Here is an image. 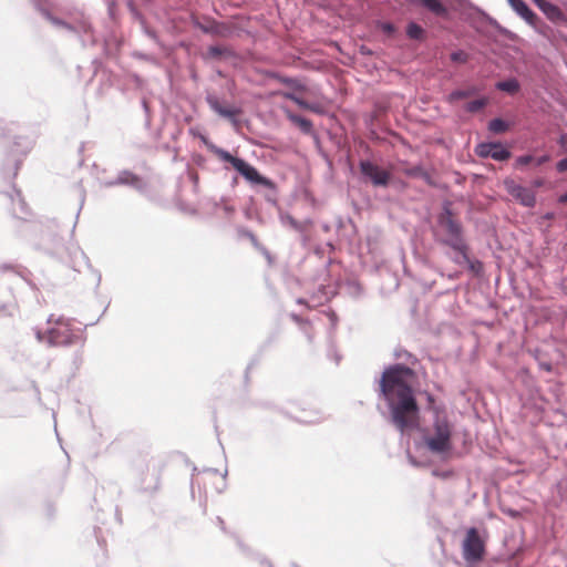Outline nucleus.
Listing matches in <instances>:
<instances>
[{"mask_svg": "<svg viewBox=\"0 0 567 567\" xmlns=\"http://www.w3.org/2000/svg\"><path fill=\"white\" fill-rule=\"evenodd\" d=\"M142 106L146 115V122L150 123V105L145 99L142 100Z\"/></svg>", "mask_w": 567, "mask_h": 567, "instance_id": "5fc2aeb1", "label": "nucleus"}, {"mask_svg": "<svg viewBox=\"0 0 567 567\" xmlns=\"http://www.w3.org/2000/svg\"><path fill=\"white\" fill-rule=\"evenodd\" d=\"M235 56L236 53L231 49L221 45H210L206 53V58L214 60L230 59Z\"/></svg>", "mask_w": 567, "mask_h": 567, "instance_id": "b1692460", "label": "nucleus"}, {"mask_svg": "<svg viewBox=\"0 0 567 567\" xmlns=\"http://www.w3.org/2000/svg\"><path fill=\"white\" fill-rule=\"evenodd\" d=\"M105 187L125 186L137 193H145L146 182L137 174L128 169L120 171L115 177L104 182Z\"/></svg>", "mask_w": 567, "mask_h": 567, "instance_id": "1a4fd4ad", "label": "nucleus"}, {"mask_svg": "<svg viewBox=\"0 0 567 567\" xmlns=\"http://www.w3.org/2000/svg\"><path fill=\"white\" fill-rule=\"evenodd\" d=\"M29 150H30V147H29V146H27V147L23 150L22 154H23V155H25V154L29 152Z\"/></svg>", "mask_w": 567, "mask_h": 567, "instance_id": "338daca9", "label": "nucleus"}, {"mask_svg": "<svg viewBox=\"0 0 567 567\" xmlns=\"http://www.w3.org/2000/svg\"><path fill=\"white\" fill-rule=\"evenodd\" d=\"M554 217H555V214H554V213H551V212H548V213H546V214L544 215V218H546V219H553Z\"/></svg>", "mask_w": 567, "mask_h": 567, "instance_id": "bf43d9fd", "label": "nucleus"}, {"mask_svg": "<svg viewBox=\"0 0 567 567\" xmlns=\"http://www.w3.org/2000/svg\"><path fill=\"white\" fill-rule=\"evenodd\" d=\"M551 156L549 154H543L542 156L535 157L534 165L535 166H542L548 162H550Z\"/></svg>", "mask_w": 567, "mask_h": 567, "instance_id": "c03bdc74", "label": "nucleus"}, {"mask_svg": "<svg viewBox=\"0 0 567 567\" xmlns=\"http://www.w3.org/2000/svg\"><path fill=\"white\" fill-rule=\"evenodd\" d=\"M225 163L230 164L241 177L254 186H262L265 188H272L275 186L274 181L260 174L255 166L241 157L234 156L230 153Z\"/></svg>", "mask_w": 567, "mask_h": 567, "instance_id": "423d86ee", "label": "nucleus"}, {"mask_svg": "<svg viewBox=\"0 0 567 567\" xmlns=\"http://www.w3.org/2000/svg\"><path fill=\"white\" fill-rule=\"evenodd\" d=\"M494 141L481 142L475 146V154L481 158H492Z\"/></svg>", "mask_w": 567, "mask_h": 567, "instance_id": "c9c22d12", "label": "nucleus"}, {"mask_svg": "<svg viewBox=\"0 0 567 567\" xmlns=\"http://www.w3.org/2000/svg\"><path fill=\"white\" fill-rule=\"evenodd\" d=\"M127 7H128V10H130L131 14L133 16V18L138 20L142 24H144L145 23V19L143 17L142 12L135 6V3L133 1H130L127 3Z\"/></svg>", "mask_w": 567, "mask_h": 567, "instance_id": "a19ab883", "label": "nucleus"}, {"mask_svg": "<svg viewBox=\"0 0 567 567\" xmlns=\"http://www.w3.org/2000/svg\"><path fill=\"white\" fill-rule=\"evenodd\" d=\"M47 322L50 324L47 330L49 347H71L79 342L82 347L84 346L85 338L73 332L71 318L64 316L54 318V315H51Z\"/></svg>", "mask_w": 567, "mask_h": 567, "instance_id": "20e7f679", "label": "nucleus"}, {"mask_svg": "<svg viewBox=\"0 0 567 567\" xmlns=\"http://www.w3.org/2000/svg\"><path fill=\"white\" fill-rule=\"evenodd\" d=\"M33 388H34V391H35L37 398H38V400L40 401V400H41V398H40V391H39V389H38V386H37L35 384H33Z\"/></svg>", "mask_w": 567, "mask_h": 567, "instance_id": "680f3d73", "label": "nucleus"}, {"mask_svg": "<svg viewBox=\"0 0 567 567\" xmlns=\"http://www.w3.org/2000/svg\"><path fill=\"white\" fill-rule=\"evenodd\" d=\"M359 171L362 182L370 183L373 187L386 188L391 184L392 173L372 159H360Z\"/></svg>", "mask_w": 567, "mask_h": 567, "instance_id": "0eeeda50", "label": "nucleus"}, {"mask_svg": "<svg viewBox=\"0 0 567 567\" xmlns=\"http://www.w3.org/2000/svg\"><path fill=\"white\" fill-rule=\"evenodd\" d=\"M534 159H535L534 155H532V154H524V155L517 156L515 158V162H514L513 166H514L515 169L523 171L529 164H534Z\"/></svg>", "mask_w": 567, "mask_h": 567, "instance_id": "e433bc0d", "label": "nucleus"}, {"mask_svg": "<svg viewBox=\"0 0 567 567\" xmlns=\"http://www.w3.org/2000/svg\"><path fill=\"white\" fill-rule=\"evenodd\" d=\"M461 4L467 6L468 9L473 11L470 17L471 24L477 30H481V27L485 23L492 25L499 34L512 38L514 34L512 31L501 25L496 19L487 14L483 9L473 4L467 0H457Z\"/></svg>", "mask_w": 567, "mask_h": 567, "instance_id": "6e6552de", "label": "nucleus"}, {"mask_svg": "<svg viewBox=\"0 0 567 567\" xmlns=\"http://www.w3.org/2000/svg\"><path fill=\"white\" fill-rule=\"evenodd\" d=\"M40 12L43 14V17L50 21L53 25L60 27L69 31L70 22L64 21L63 19H60L58 17H54L49 10L41 8L39 4H37Z\"/></svg>", "mask_w": 567, "mask_h": 567, "instance_id": "f704fd0d", "label": "nucleus"}, {"mask_svg": "<svg viewBox=\"0 0 567 567\" xmlns=\"http://www.w3.org/2000/svg\"><path fill=\"white\" fill-rule=\"evenodd\" d=\"M491 154L492 159L497 162H506L512 157V151L499 141H494V148Z\"/></svg>", "mask_w": 567, "mask_h": 567, "instance_id": "a878e982", "label": "nucleus"}, {"mask_svg": "<svg viewBox=\"0 0 567 567\" xmlns=\"http://www.w3.org/2000/svg\"><path fill=\"white\" fill-rule=\"evenodd\" d=\"M143 29H144V33H145L148 38H151V39H152V40H154L155 42H157V41H158L157 33H156L154 30H152V29L147 28V27L145 25V23L143 24Z\"/></svg>", "mask_w": 567, "mask_h": 567, "instance_id": "de8ad7c7", "label": "nucleus"}, {"mask_svg": "<svg viewBox=\"0 0 567 567\" xmlns=\"http://www.w3.org/2000/svg\"><path fill=\"white\" fill-rule=\"evenodd\" d=\"M436 241L451 248L454 252L462 251L468 245L465 236V228L462 221L456 218L450 200L442 203L441 212L436 216Z\"/></svg>", "mask_w": 567, "mask_h": 567, "instance_id": "f03ea898", "label": "nucleus"}, {"mask_svg": "<svg viewBox=\"0 0 567 567\" xmlns=\"http://www.w3.org/2000/svg\"><path fill=\"white\" fill-rule=\"evenodd\" d=\"M193 133V135L197 138H199V141L206 146V148L213 153L214 155H216L221 162L225 163V161L228 158V156L230 155V152L227 151V150H224L217 145H215L209 138L207 135L198 132V133H195L193 130L190 131Z\"/></svg>", "mask_w": 567, "mask_h": 567, "instance_id": "a211bd4d", "label": "nucleus"}, {"mask_svg": "<svg viewBox=\"0 0 567 567\" xmlns=\"http://www.w3.org/2000/svg\"><path fill=\"white\" fill-rule=\"evenodd\" d=\"M346 292L352 298H360L363 295L361 284L355 279H348L344 282Z\"/></svg>", "mask_w": 567, "mask_h": 567, "instance_id": "2f4dec72", "label": "nucleus"}, {"mask_svg": "<svg viewBox=\"0 0 567 567\" xmlns=\"http://www.w3.org/2000/svg\"><path fill=\"white\" fill-rule=\"evenodd\" d=\"M9 197H10L12 203L18 200V203H19V205L21 207V210H24L25 203H24V200L22 198L21 190L16 188L14 184H12V193L9 194Z\"/></svg>", "mask_w": 567, "mask_h": 567, "instance_id": "ea45409f", "label": "nucleus"}, {"mask_svg": "<svg viewBox=\"0 0 567 567\" xmlns=\"http://www.w3.org/2000/svg\"><path fill=\"white\" fill-rule=\"evenodd\" d=\"M279 219L284 226H290L292 229H295L297 231L301 233L305 229L303 225L300 221L295 219L290 214H288L286 212H282V210L279 212Z\"/></svg>", "mask_w": 567, "mask_h": 567, "instance_id": "7c9ffc66", "label": "nucleus"}, {"mask_svg": "<svg viewBox=\"0 0 567 567\" xmlns=\"http://www.w3.org/2000/svg\"><path fill=\"white\" fill-rule=\"evenodd\" d=\"M190 21L194 28L199 29L206 34L225 35V31L227 30L225 23L217 22L213 18H206L207 22L203 23L197 17L193 16Z\"/></svg>", "mask_w": 567, "mask_h": 567, "instance_id": "ddd939ff", "label": "nucleus"}, {"mask_svg": "<svg viewBox=\"0 0 567 567\" xmlns=\"http://www.w3.org/2000/svg\"><path fill=\"white\" fill-rule=\"evenodd\" d=\"M453 424L446 414L434 415L431 431H425L422 440L425 447L433 454L446 457L453 451Z\"/></svg>", "mask_w": 567, "mask_h": 567, "instance_id": "7ed1b4c3", "label": "nucleus"}, {"mask_svg": "<svg viewBox=\"0 0 567 567\" xmlns=\"http://www.w3.org/2000/svg\"><path fill=\"white\" fill-rule=\"evenodd\" d=\"M404 175L408 177H415L423 179L429 186L436 187L437 184L435 179L432 177V175L424 169L421 165H413L411 167H408L403 171Z\"/></svg>", "mask_w": 567, "mask_h": 567, "instance_id": "aec40b11", "label": "nucleus"}, {"mask_svg": "<svg viewBox=\"0 0 567 567\" xmlns=\"http://www.w3.org/2000/svg\"><path fill=\"white\" fill-rule=\"evenodd\" d=\"M24 141H25L24 138L19 137V138H17V140H16L14 144H16L17 146H20V145L22 144V142H24Z\"/></svg>", "mask_w": 567, "mask_h": 567, "instance_id": "052dcab7", "label": "nucleus"}, {"mask_svg": "<svg viewBox=\"0 0 567 567\" xmlns=\"http://www.w3.org/2000/svg\"><path fill=\"white\" fill-rule=\"evenodd\" d=\"M268 193L265 195V198L271 205H277V189L276 185L272 188H267Z\"/></svg>", "mask_w": 567, "mask_h": 567, "instance_id": "37998d69", "label": "nucleus"}, {"mask_svg": "<svg viewBox=\"0 0 567 567\" xmlns=\"http://www.w3.org/2000/svg\"><path fill=\"white\" fill-rule=\"evenodd\" d=\"M406 37L411 40L422 42L426 39L425 29L415 21H410L405 28Z\"/></svg>", "mask_w": 567, "mask_h": 567, "instance_id": "393cba45", "label": "nucleus"}, {"mask_svg": "<svg viewBox=\"0 0 567 567\" xmlns=\"http://www.w3.org/2000/svg\"><path fill=\"white\" fill-rule=\"evenodd\" d=\"M504 186L507 193L522 206L533 208L536 205V195L532 189L517 184L512 178H506L504 181Z\"/></svg>", "mask_w": 567, "mask_h": 567, "instance_id": "f8f14e48", "label": "nucleus"}, {"mask_svg": "<svg viewBox=\"0 0 567 567\" xmlns=\"http://www.w3.org/2000/svg\"><path fill=\"white\" fill-rule=\"evenodd\" d=\"M287 117L291 123H293L296 126H298L299 130L303 134H307V135L312 134L313 124L309 118H307L300 114L292 113V112H288Z\"/></svg>", "mask_w": 567, "mask_h": 567, "instance_id": "4be33fe9", "label": "nucleus"}, {"mask_svg": "<svg viewBox=\"0 0 567 567\" xmlns=\"http://www.w3.org/2000/svg\"><path fill=\"white\" fill-rule=\"evenodd\" d=\"M34 334H35V338H37V340H38L39 342H43V341H45V342H47V337H48L47 331H45V332H43V331H41L40 329L35 328V329H34Z\"/></svg>", "mask_w": 567, "mask_h": 567, "instance_id": "3c124183", "label": "nucleus"}, {"mask_svg": "<svg viewBox=\"0 0 567 567\" xmlns=\"http://www.w3.org/2000/svg\"><path fill=\"white\" fill-rule=\"evenodd\" d=\"M68 252H69V256H70V266L76 270V267H78V264H79V260H83L85 262H87V258L85 256V254L83 252V250L78 246V245H71L70 247L66 248Z\"/></svg>", "mask_w": 567, "mask_h": 567, "instance_id": "c756f323", "label": "nucleus"}, {"mask_svg": "<svg viewBox=\"0 0 567 567\" xmlns=\"http://www.w3.org/2000/svg\"><path fill=\"white\" fill-rule=\"evenodd\" d=\"M558 144L559 146L567 152V134L563 133L558 137Z\"/></svg>", "mask_w": 567, "mask_h": 567, "instance_id": "603ef678", "label": "nucleus"}, {"mask_svg": "<svg viewBox=\"0 0 567 567\" xmlns=\"http://www.w3.org/2000/svg\"><path fill=\"white\" fill-rule=\"evenodd\" d=\"M451 259L456 265H465L466 268L475 275H480L483 270L482 261L470 257V245H467L464 250L456 251L455 256Z\"/></svg>", "mask_w": 567, "mask_h": 567, "instance_id": "4468645a", "label": "nucleus"}, {"mask_svg": "<svg viewBox=\"0 0 567 567\" xmlns=\"http://www.w3.org/2000/svg\"><path fill=\"white\" fill-rule=\"evenodd\" d=\"M558 203L559 204H567V192L561 194L559 197H558Z\"/></svg>", "mask_w": 567, "mask_h": 567, "instance_id": "4d7b16f0", "label": "nucleus"}, {"mask_svg": "<svg viewBox=\"0 0 567 567\" xmlns=\"http://www.w3.org/2000/svg\"><path fill=\"white\" fill-rule=\"evenodd\" d=\"M297 302H298L299 305H306V303H307L306 299H303V298H299V299L297 300Z\"/></svg>", "mask_w": 567, "mask_h": 567, "instance_id": "0e129e2a", "label": "nucleus"}, {"mask_svg": "<svg viewBox=\"0 0 567 567\" xmlns=\"http://www.w3.org/2000/svg\"><path fill=\"white\" fill-rule=\"evenodd\" d=\"M100 284H101V274L97 272V275H96V287H99Z\"/></svg>", "mask_w": 567, "mask_h": 567, "instance_id": "e2e57ef3", "label": "nucleus"}, {"mask_svg": "<svg viewBox=\"0 0 567 567\" xmlns=\"http://www.w3.org/2000/svg\"><path fill=\"white\" fill-rule=\"evenodd\" d=\"M538 7L546 14V17L554 22L565 20V14L558 6L549 1H543L538 3Z\"/></svg>", "mask_w": 567, "mask_h": 567, "instance_id": "412c9836", "label": "nucleus"}, {"mask_svg": "<svg viewBox=\"0 0 567 567\" xmlns=\"http://www.w3.org/2000/svg\"><path fill=\"white\" fill-rule=\"evenodd\" d=\"M22 159L9 154L0 169V174L4 181L11 182L18 175Z\"/></svg>", "mask_w": 567, "mask_h": 567, "instance_id": "dca6fc26", "label": "nucleus"}, {"mask_svg": "<svg viewBox=\"0 0 567 567\" xmlns=\"http://www.w3.org/2000/svg\"><path fill=\"white\" fill-rule=\"evenodd\" d=\"M73 363L79 368L83 363V355L81 351H76L73 357Z\"/></svg>", "mask_w": 567, "mask_h": 567, "instance_id": "864d4df0", "label": "nucleus"}, {"mask_svg": "<svg viewBox=\"0 0 567 567\" xmlns=\"http://www.w3.org/2000/svg\"><path fill=\"white\" fill-rule=\"evenodd\" d=\"M327 316L330 321V330H334L339 320L338 315L334 311H329Z\"/></svg>", "mask_w": 567, "mask_h": 567, "instance_id": "49530a36", "label": "nucleus"}, {"mask_svg": "<svg viewBox=\"0 0 567 567\" xmlns=\"http://www.w3.org/2000/svg\"><path fill=\"white\" fill-rule=\"evenodd\" d=\"M425 396H426V402H427V410L432 413L433 417H434V415L446 414L444 405L437 404L433 394L425 392Z\"/></svg>", "mask_w": 567, "mask_h": 567, "instance_id": "72a5a7b5", "label": "nucleus"}, {"mask_svg": "<svg viewBox=\"0 0 567 567\" xmlns=\"http://www.w3.org/2000/svg\"><path fill=\"white\" fill-rule=\"evenodd\" d=\"M417 380L414 369L402 365L384 368L378 383L379 398L389 409V421L401 432L419 429V404L413 385Z\"/></svg>", "mask_w": 567, "mask_h": 567, "instance_id": "f257e3e1", "label": "nucleus"}, {"mask_svg": "<svg viewBox=\"0 0 567 567\" xmlns=\"http://www.w3.org/2000/svg\"><path fill=\"white\" fill-rule=\"evenodd\" d=\"M238 234L241 236V237H246L247 239H249L251 241V244L254 246H258V239L257 237L255 236V234L252 231H250L249 229L247 228H239L238 229Z\"/></svg>", "mask_w": 567, "mask_h": 567, "instance_id": "79ce46f5", "label": "nucleus"}, {"mask_svg": "<svg viewBox=\"0 0 567 567\" xmlns=\"http://www.w3.org/2000/svg\"><path fill=\"white\" fill-rule=\"evenodd\" d=\"M69 32L79 38L83 48L87 44L95 45L97 43L92 23L89 18L84 16L76 18L73 22H70Z\"/></svg>", "mask_w": 567, "mask_h": 567, "instance_id": "9b49d317", "label": "nucleus"}, {"mask_svg": "<svg viewBox=\"0 0 567 567\" xmlns=\"http://www.w3.org/2000/svg\"><path fill=\"white\" fill-rule=\"evenodd\" d=\"M509 6L520 17L523 18L528 24L535 25L538 17L537 14L530 9V7L527 4L525 0H508Z\"/></svg>", "mask_w": 567, "mask_h": 567, "instance_id": "2eb2a0df", "label": "nucleus"}, {"mask_svg": "<svg viewBox=\"0 0 567 567\" xmlns=\"http://www.w3.org/2000/svg\"><path fill=\"white\" fill-rule=\"evenodd\" d=\"M291 319L298 323L300 327H303L306 324H308V320H305L303 318H301L299 315H296V313H291L290 315Z\"/></svg>", "mask_w": 567, "mask_h": 567, "instance_id": "8fccbe9b", "label": "nucleus"}, {"mask_svg": "<svg viewBox=\"0 0 567 567\" xmlns=\"http://www.w3.org/2000/svg\"><path fill=\"white\" fill-rule=\"evenodd\" d=\"M282 95L285 99L292 101L293 103H296L299 107H301L303 110H309V111H313V112L319 111V107L316 104L309 103L308 101H306L305 99H302L301 96L296 94L295 92H285Z\"/></svg>", "mask_w": 567, "mask_h": 567, "instance_id": "c85d7f7f", "label": "nucleus"}, {"mask_svg": "<svg viewBox=\"0 0 567 567\" xmlns=\"http://www.w3.org/2000/svg\"><path fill=\"white\" fill-rule=\"evenodd\" d=\"M530 186L533 188H542L545 186V179L543 177H537L530 182Z\"/></svg>", "mask_w": 567, "mask_h": 567, "instance_id": "09e8293b", "label": "nucleus"}, {"mask_svg": "<svg viewBox=\"0 0 567 567\" xmlns=\"http://www.w3.org/2000/svg\"><path fill=\"white\" fill-rule=\"evenodd\" d=\"M277 79H278V81L281 84H284V85H286V86H288V87H290V89H292L295 91L303 92V91L307 90L306 85L303 83H301L296 78L286 76V75H278Z\"/></svg>", "mask_w": 567, "mask_h": 567, "instance_id": "473e14b6", "label": "nucleus"}, {"mask_svg": "<svg viewBox=\"0 0 567 567\" xmlns=\"http://www.w3.org/2000/svg\"><path fill=\"white\" fill-rule=\"evenodd\" d=\"M487 128L493 134H504L509 131L511 123L503 117H494L488 122Z\"/></svg>", "mask_w": 567, "mask_h": 567, "instance_id": "bb28decb", "label": "nucleus"}, {"mask_svg": "<svg viewBox=\"0 0 567 567\" xmlns=\"http://www.w3.org/2000/svg\"><path fill=\"white\" fill-rule=\"evenodd\" d=\"M6 309H7L6 305H1V306H0V313L4 312V311H6Z\"/></svg>", "mask_w": 567, "mask_h": 567, "instance_id": "69168bd1", "label": "nucleus"}, {"mask_svg": "<svg viewBox=\"0 0 567 567\" xmlns=\"http://www.w3.org/2000/svg\"><path fill=\"white\" fill-rule=\"evenodd\" d=\"M481 92V87L475 84H471L465 89H456L453 90L446 97L449 103H455L460 100H464L471 96L478 95Z\"/></svg>", "mask_w": 567, "mask_h": 567, "instance_id": "6ab92c4d", "label": "nucleus"}, {"mask_svg": "<svg viewBox=\"0 0 567 567\" xmlns=\"http://www.w3.org/2000/svg\"><path fill=\"white\" fill-rule=\"evenodd\" d=\"M216 519H217V524L220 527V529L225 532V522H224V519L221 517H219V516Z\"/></svg>", "mask_w": 567, "mask_h": 567, "instance_id": "13d9d810", "label": "nucleus"}, {"mask_svg": "<svg viewBox=\"0 0 567 567\" xmlns=\"http://www.w3.org/2000/svg\"><path fill=\"white\" fill-rule=\"evenodd\" d=\"M83 204H84V195H82V197H81V203H80V207H79V210L76 213V216H75V221H78V218L80 216V212H81V209L83 207ZM75 226H76V223H74V225L72 227V234L74 233Z\"/></svg>", "mask_w": 567, "mask_h": 567, "instance_id": "6e6d98bb", "label": "nucleus"}, {"mask_svg": "<svg viewBox=\"0 0 567 567\" xmlns=\"http://www.w3.org/2000/svg\"><path fill=\"white\" fill-rule=\"evenodd\" d=\"M556 171L560 174L567 173V156L556 163Z\"/></svg>", "mask_w": 567, "mask_h": 567, "instance_id": "a18cd8bd", "label": "nucleus"}, {"mask_svg": "<svg viewBox=\"0 0 567 567\" xmlns=\"http://www.w3.org/2000/svg\"><path fill=\"white\" fill-rule=\"evenodd\" d=\"M393 357L399 362L393 363L392 365H402L415 370V367L419 364L417 357L402 347H396L394 349Z\"/></svg>", "mask_w": 567, "mask_h": 567, "instance_id": "f3484780", "label": "nucleus"}, {"mask_svg": "<svg viewBox=\"0 0 567 567\" xmlns=\"http://www.w3.org/2000/svg\"><path fill=\"white\" fill-rule=\"evenodd\" d=\"M486 554L485 542L476 527H470L466 530L462 542V555L468 567H474L481 563Z\"/></svg>", "mask_w": 567, "mask_h": 567, "instance_id": "39448f33", "label": "nucleus"}, {"mask_svg": "<svg viewBox=\"0 0 567 567\" xmlns=\"http://www.w3.org/2000/svg\"><path fill=\"white\" fill-rule=\"evenodd\" d=\"M495 87L498 91L505 92L509 95H515L520 91V83L516 78H508L495 83Z\"/></svg>", "mask_w": 567, "mask_h": 567, "instance_id": "5701e85b", "label": "nucleus"}, {"mask_svg": "<svg viewBox=\"0 0 567 567\" xmlns=\"http://www.w3.org/2000/svg\"><path fill=\"white\" fill-rule=\"evenodd\" d=\"M262 563H265L268 567H272L271 564L266 559H264Z\"/></svg>", "mask_w": 567, "mask_h": 567, "instance_id": "774afa93", "label": "nucleus"}, {"mask_svg": "<svg viewBox=\"0 0 567 567\" xmlns=\"http://www.w3.org/2000/svg\"><path fill=\"white\" fill-rule=\"evenodd\" d=\"M488 103H489L488 97L481 95L477 99L467 102L464 105V109L466 112L475 114V113L482 112L488 105Z\"/></svg>", "mask_w": 567, "mask_h": 567, "instance_id": "cd10ccee", "label": "nucleus"}, {"mask_svg": "<svg viewBox=\"0 0 567 567\" xmlns=\"http://www.w3.org/2000/svg\"><path fill=\"white\" fill-rule=\"evenodd\" d=\"M378 28L389 37H393L396 33V27L390 21H379Z\"/></svg>", "mask_w": 567, "mask_h": 567, "instance_id": "58836bf2", "label": "nucleus"}, {"mask_svg": "<svg viewBox=\"0 0 567 567\" xmlns=\"http://www.w3.org/2000/svg\"><path fill=\"white\" fill-rule=\"evenodd\" d=\"M450 59L454 63L464 64L468 61L470 55L463 50H456L450 54Z\"/></svg>", "mask_w": 567, "mask_h": 567, "instance_id": "4c0bfd02", "label": "nucleus"}, {"mask_svg": "<svg viewBox=\"0 0 567 567\" xmlns=\"http://www.w3.org/2000/svg\"><path fill=\"white\" fill-rule=\"evenodd\" d=\"M205 101L209 109L223 118H226L235 128L240 126L238 116L243 113V110L235 106L223 105L216 94L207 93Z\"/></svg>", "mask_w": 567, "mask_h": 567, "instance_id": "9d476101", "label": "nucleus"}]
</instances>
